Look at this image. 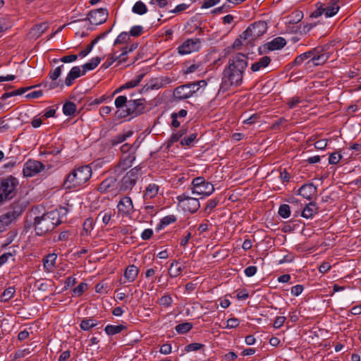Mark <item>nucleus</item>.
Here are the masks:
<instances>
[{
	"label": "nucleus",
	"instance_id": "obj_48",
	"mask_svg": "<svg viewBox=\"0 0 361 361\" xmlns=\"http://www.w3.org/2000/svg\"><path fill=\"white\" fill-rule=\"evenodd\" d=\"M343 156L338 152L331 153L329 157V164L331 165L337 164L342 159Z\"/></svg>",
	"mask_w": 361,
	"mask_h": 361
},
{
	"label": "nucleus",
	"instance_id": "obj_19",
	"mask_svg": "<svg viewBox=\"0 0 361 361\" xmlns=\"http://www.w3.org/2000/svg\"><path fill=\"white\" fill-rule=\"evenodd\" d=\"M135 160V154L133 152L126 155H122L117 165L116 171H123L131 167L133 163Z\"/></svg>",
	"mask_w": 361,
	"mask_h": 361
},
{
	"label": "nucleus",
	"instance_id": "obj_33",
	"mask_svg": "<svg viewBox=\"0 0 361 361\" xmlns=\"http://www.w3.org/2000/svg\"><path fill=\"white\" fill-rule=\"evenodd\" d=\"M127 327L125 325H111L108 324L104 328V331L108 336H114L121 333L123 330L126 329Z\"/></svg>",
	"mask_w": 361,
	"mask_h": 361
},
{
	"label": "nucleus",
	"instance_id": "obj_44",
	"mask_svg": "<svg viewBox=\"0 0 361 361\" xmlns=\"http://www.w3.org/2000/svg\"><path fill=\"white\" fill-rule=\"evenodd\" d=\"M197 138V133H191L188 136L184 137L180 140V145L185 147H190Z\"/></svg>",
	"mask_w": 361,
	"mask_h": 361
},
{
	"label": "nucleus",
	"instance_id": "obj_62",
	"mask_svg": "<svg viewBox=\"0 0 361 361\" xmlns=\"http://www.w3.org/2000/svg\"><path fill=\"white\" fill-rule=\"evenodd\" d=\"M257 271V268L255 266H249L246 267L244 270V273L246 276L252 277L253 276Z\"/></svg>",
	"mask_w": 361,
	"mask_h": 361
},
{
	"label": "nucleus",
	"instance_id": "obj_5",
	"mask_svg": "<svg viewBox=\"0 0 361 361\" xmlns=\"http://www.w3.org/2000/svg\"><path fill=\"white\" fill-rule=\"evenodd\" d=\"M18 185V180L13 176L0 178V207L16 195Z\"/></svg>",
	"mask_w": 361,
	"mask_h": 361
},
{
	"label": "nucleus",
	"instance_id": "obj_35",
	"mask_svg": "<svg viewBox=\"0 0 361 361\" xmlns=\"http://www.w3.org/2000/svg\"><path fill=\"white\" fill-rule=\"evenodd\" d=\"M178 264L179 262L177 260H173L171 262L169 269V274L171 278H176L181 274L183 269L180 266H178Z\"/></svg>",
	"mask_w": 361,
	"mask_h": 361
},
{
	"label": "nucleus",
	"instance_id": "obj_27",
	"mask_svg": "<svg viewBox=\"0 0 361 361\" xmlns=\"http://www.w3.org/2000/svg\"><path fill=\"white\" fill-rule=\"evenodd\" d=\"M116 183V178L113 176L108 177L100 183L97 188V190L100 193H106L115 186Z\"/></svg>",
	"mask_w": 361,
	"mask_h": 361
},
{
	"label": "nucleus",
	"instance_id": "obj_56",
	"mask_svg": "<svg viewBox=\"0 0 361 361\" xmlns=\"http://www.w3.org/2000/svg\"><path fill=\"white\" fill-rule=\"evenodd\" d=\"M142 31L143 27L141 25H134L130 28L129 34L133 37H139L142 35Z\"/></svg>",
	"mask_w": 361,
	"mask_h": 361
},
{
	"label": "nucleus",
	"instance_id": "obj_8",
	"mask_svg": "<svg viewBox=\"0 0 361 361\" xmlns=\"http://www.w3.org/2000/svg\"><path fill=\"white\" fill-rule=\"evenodd\" d=\"M309 54L310 60L306 61L305 66L307 68H312L323 65L329 59V54L325 51L324 47H317L307 51Z\"/></svg>",
	"mask_w": 361,
	"mask_h": 361
},
{
	"label": "nucleus",
	"instance_id": "obj_15",
	"mask_svg": "<svg viewBox=\"0 0 361 361\" xmlns=\"http://www.w3.org/2000/svg\"><path fill=\"white\" fill-rule=\"evenodd\" d=\"M109 12L106 8H98L90 11L87 19L92 25H101L105 23L108 18Z\"/></svg>",
	"mask_w": 361,
	"mask_h": 361
},
{
	"label": "nucleus",
	"instance_id": "obj_25",
	"mask_svg": "<svg viewBox=\"0 0 361 361\" xmlns=\"http://www.w3.org/2000/svg\"><path fill=\"white\" fill-rule=\"evenodd\" d=\"M139 273V269L134 264L129 265L125 272L124 278L125 281L121 280V283H126V282H133L137 277Z\"/></svg>",
	"mask_w": 361,
	"mask_h": 361
},
{
	"label": "nucleus",
	"instance_id": "obj_51",
	"mask_svg": "<svg viewBox=\"0 0 361 361\" xmlns=\"http://www.w3.org/2000/svg\"><path fill=\"white\" fill-rule=\"evenodd\" d=\"M129 33L126 32H122L120 33L114 42V45L116 46L119 44H123L127 42L129 39Z\"/></svg>",
	"mask_w": 361,
	"mask_h": 361
},
{
	"label": "nucleus",
	"instance_id": "obj_3",
	"mask_svg": "<svg viewBox=\"0 0 361 361\" xmlns=\"http://www.w3.org/2000/svg\"><path fill=\"white\" fill-rule=\"evenodd\" d=\"M92 169L90 165L77 166L66 174L63 182L66 190H76L83 187L91 178Z\"/></svg>",
	"mask_w": 361,
	"mask_h": 361
},
{
	"label": "nucleus",
	"instance_id": "obj_37",
	"mask_svg": "<svg viewBox=\"0 0 361 361\" xmlns=\"http://www.w3.org/2000/svg\"><path fill=\"white\" fill-rule=\"evenodd\" d=\"M176 220H177V218L175 215H173V214L167 215L161 219L160 223L157 226V229L159 230L161 228H163L169 226V224L176 222Z\"/></svg>",
	"mask_w": 361,
	"mask_h": 361
},
{
	"label": "nucleus",
	"instance_id": "obj_32",
	"mask_svg": "<svg viewBox=\"0 0 361 361\" xmlns=\"http://www.w3.org/2000/svg\"><path fill=\"white\" fill-rule=\"evenodd\" d=\"M126 60L127 59L122 58L121 54H119L118 56H116L115 54L109 55L107 59L102 65V68L104 69H106L109 68L116 61H118V63H122L126 62Z\"/></svg>",
	"mask_w": 361,
	"mask_h": 361
},
{
	"label": "nucleus",
	"instance_id": "obj_21",
	"mask_svg": "<svg viewBox=\"0 0 361 361\" xmlns=\"http://www.w3.org/2000/svg\"><path fill=\"white\" fill-rule=\"evenodd\" d=\"M191 90H189L187 85H182L176 87L173 92L175 100L180 101L191 97Z\"/></svg>",
	"mask_w": 361,
	"mask_h": 361
},
{
	"label": "nucleus",
	"instance_id": "obj_20",
	"mask_svg": "<svg viewBox=\"0 0 361 361\" xmlns=\"http://www.w3.org/2000/svg\"><path fill=\"white\" fill-rule=\"evenodd\" d=\"M145 75V73H140L135 78L132 79L131 80L127 82L124 85H123L120 86L119 87L116 88L114 91V92L112 94V97H114L116 94L120 93L123 90L131 89V88H133V87L137 86L140 84V82L142 81V80L143 79Z\"/></svg>",
	"mask_w": 361,
	"mask_h": 361
},
{
	"label": "nucleus",
	"instance_id": "obj_10",
	"mask_svg": "<svg viewBox=\"0 0 361 361\" xmlns=\"http://www.w3.org/2000/svg\"><path fill=\"white\" fill-rule=\"evenodd\" d=\"M24 209L19 204L14 205L11 211L0 216V233L4 232L17 217L21 215Z\"/></svg>",
	"mask_w": 361,
	"mask_h": 361
},
{
	"label": "nucleus",
	"instance_id": "obj_50",
	"mask_svg": "<svg viewBox=\"0 0 361 361\" xmlns=\"http://www.w3.org/2000/svg\"><path fill=\"white\" fill-rule=\"evenodd\" d=\"M87 288V284L86 283L82 282L79 283V285L75 287L73 290V296L79 297L82 295L85 290Z\"/></svg>",
	"mask_w": 361,
	"mask_h": 361
},
{
	"label": "nucleus",
	"instance_id": "obj_59",
	"mask_svg": "<svg viewBox=\"0 0 361 361\" xmlns=\"http://www.w3.org/2000/svg\"><path fill=\"white\" fill-rule=\"evenodd\" d=\"M78 57H80L79 54L78 55L71 54V55L64 56L61 57V59H59V60L61 62H63V63H71V62L75 61Z\"/></svg>",
	"mask_w": 361,
	"mask_h": 361
},
{
	"label": "nucleus",
	"instance_id": "obj_54",
	"mask_svg": "<svg viewBox=\"0 0 361 361\" xmlns=\"http://www.w3.org/2000/svg\"><path fill=\"white\" fill-rule=\"evenodd\" d=\"M111 216V212H100L97 215V219L101 218L102 223L106 226L109 224Z\"/></svg>",
	"mask_w": 361,
	"mask_h": 361
},
{
	"label": "nucleus",
	"instance_id": "obj_52",
	"mask_svg": "<svg viewBox=\"0 0 361 361\" xmlns=\"http://www.w3.org/2000/svg\"><path fill=\"white\" fill-rule=\"evenodd\" d=\"M173 303V299L170 295H163L159 301V304L165 307H171Z\"/></svg>",
	"mask_w": 361,
	"mask_h": 361
},
{
	"label": "nucleus",
	"instance_id": "obj_28",
	"mask_svg": "<svg viewBox=\"0 0 361 361\" xmlns=\"http://www.w3.org/2000/svg\"><path fill=\"white\" fill-rule=\"evenodd\" d=\"M133 134V130L123 131L115 136H114L109 141L111 146L115 147L126 141L128 138L130 137Z\"/></svg>",
	"mask_w": 361,
	"mask_h": 361
},
{
	"label": "nucleus",
	"instance_id": "obj_57",
	"mask_svg": "<svg viewBox=\"0 0 361 361\" xmlns=\"http://www.w3.org/2000/svg\"><path fill=\"white\" fill-rule=\"evenodd\" d=\"M303 290H304V286L302 285L298 284V285L293 286L291 288L290 293L292 295L297 297V296H299L302 293Z\"/></svg>",
	"mask_w": 361,
	"mask_h": 361
},
{
	"label": "nucleus",
	"instance_id": "obj_63",
	"mask_svg": "<svg viewBox=\"0 0 361 361\" xmlns=\"http://www.w3.org/2000/svg\"><path fill=\"white\" fill-rule=\"evenodd\" d=\"M286 319V317L283 316L276 317L274 322V324H273L274 327L275 329H279L280 327H281L283 325Z\"/></svg>",
	"mask_w": 361,
	"mask_h": 361
},
{
	"label": "nucleus",
	"instance_id": "obj_60",
	"mask_svg": "<svg viewBox=\"0 0 361 361\" xmlns=\"http://www.w3.org/2000/svg\"><path fill=\"white\" fill-rule=\"evenodd\" d=\"M137 47V44H132L130 47H125L122 49L121 56L122 58H125L128 53L133 51Z\"/></svg>",
	"mask_w": 361,
	"mask_h": 361
},
{
	"label": "nucleus",
	"instance_id": "obj_23",
	"mask_svg": "<svg viewBox=\"0 0 361 361\" xmlns=\"http://www.w3.org/2000/svg\"><path fill=\"white\" fill-rule=\"evenodd\" d=\"M286 44V39L282 37H277L271 41L266 43L264 47L269 51L279 50L283 48Z\"/></svg>",
	"mask_w": 361,
	"mask_h": 361
},
{
	"label": "nucleus",
	"instance_id": "obj_42",
	"mask_svg": "<svg viewBox=\"0 0 361 361\" xmlns=\"http://www.w3.org/2000/svg\"><path fill=\"white\" fill-rule=\"evenodd\" d=\"M16 290L14 287L10 286L8 288L5 289L4 292L1 295V301L6 302L11 299L14 294Z\"/></svg>",
	"mask_w": 361,
	"mask_h": 361
},
{
	"label": "nucleus",
	"instance_id": "obj_39",
	"mask_svg": "<svg viewBox=\"0 0 361 361\" xmlns=\"http://www.w3.org/2000/svg\"><path fill=\"white\" fill-rule=\"evenodd\" d=\"M192 324L190 322H184L175 326V330L178 334H183L189 332L192 329Z\"/></svg>",
	"mask_w": 361,
	"mask_h": 361
},
{
	"label": "nucleus",
	"instance_id": "obj_36",
	"mask_svg": "<svg viewBox=\"0 0 361 361\" xmlns=\"http://www.w3.org/2000/svg\"><path fill=\"white\" fill-rule=\"evenodd\" d=\"M102 59L99 56L92 58L89 62L85 63L82 66V68L85 73L87 71L94 70L101 62Z\"/></svg>",
	"mask_w": 361,
	"mask_h": 361
},
{
	"label": "nucleus",
	"instance_id": "obj_34",
	"mask_svg": "<svg viewBox=\"0 0 361 361\" xmlns=\"http://www.w3.org/2000/svg\"><path fill=\"white\" fill-rule=\"evenodd\" d=\"M97 324V322L92 317L84 318L80 324V327L83 331H88L96 326Z\"/></svg>",
	"mask_w": 361,
	"mask_h": 361
},
{
	"label": "nucleus",
	"instance_id": "obj_12",
	"mask_svg": "<svg viewBox=\"0 0 361 361\" xmlns=\"http://www.w3.org/2000/svg\"><path fill=\"white\" fill-rule=\"evenodd\" d=\"M171 82L172 80L169 77L152 78L142 87L140 92L141 94H143L147 93L150 90H159L160 88L166 87Z\"/></svg>",
	"mask_w": 361,
	"mask_h": 361
},
{
	"label": "nucleus",
	"instance_id": "obj_9",
	"mask_svg": "<svg viewBox=\"0 0 361 361\" xmlns=\"http://www.w3.org/2000/svg\"><path fill=\"white\" fill-rule=\"evenodd\" d=\"M191 191L193 195L209 196L214 191V187L204 177L198 176L192 180Z\"/></svg>",
	"mask_w": 361,
	"mask_h": 361
},
{
	"label": "nucleus",
	"instance_id": "obj_16",
	"mask_svg": "<svg viewBox=\"0 0 361 361\" xmlns=\"http://www.w3.org/2000/svg\"><path fill=\"white\" fill-rule=\"evenodd\" d=\"M118 210L123 216H129L134 212L132 199L125 196L120 200L117 205Z\"/></svg>",
	"mask_w": 361,
	"mask_h": 361
},
{
	"label": "nucleus",
	"instance_id": "obj_26",
	"mask_svg": "<svg viewBox=\"0 0 361 361\" xmlns=\"http://www.w3.org/2000/svg\"><path fill=\"white\" fill-rule=\"evenodd\" d=\"M57 255L55 253H50L46 255L43 259V267L46 272H51L56 267Z\"/></svg>",
	"mask_w": 361,
	"mask_h": 361
},
{
	"label": "nucleus",
	"instance_id": "obj_4",
	"mask_svg": "<svg viewBox=\"0 0 361 361\" xmlns=\"http://www.w3.org/2000/svg\"><path fill=\"white\" fill-rule=\"evenodd\" d=\"M60 212L52 210L35 218L34 227L35 233L39 236L44 235L51 231L56 226L62 223Z\"/></svg>",
	"mask_w": 361,
	"mask_h": 361
},
{
	"label": "nucleus",
	"instance_id": "obj_61",
	"mask_svg": "<svg viewBox=\"0 0 361 361\" xmlns=\"http://www.w3.org/2000/svg\"><path fill=\"white\" fill-rule=\"evenodd\" d=\"M249 297V292L246 288L237 290L236 298L238 300H246Z\"/></svg>",
	"mask_w": 361,
	"mask_h": 361
},
{
	"label": "nucleus",
	"instance_id": "obj_41",
	"mask_svg": "<svg viewBox=\"0 0 361 361\" xmlns=\"http://www.w3.org/2000/svg\"><path fill=\"white\" fill-rule=\"evenodd\" d=\"M93 228V219L92 218L86 219L82 224V235H89L90 231Z\"/></svg>",
	"mask_w": 361,
	"mask_h": 361
},
{
	"label": "nucleus",
	"instance_id": "obj_47",
	"mask_svg": "<svg viewBox=\"0 0 361 361\" xmlns=\"http://www.w3.org/2000/svg\"><path fill=\"white\" fill-rule=\"evenodd\" d=\"M63 65H61L56 67L55 69H52L49 73V78L51 80H56L61 74Z\"/></svg>",
	"mask_w": 361,
	"mask_h": 361
},
{
	"label": "nucleus",
	"instance_id": "obj_29",
	"mask_svg": "<svg viewBox=\"0 0 361 361\" xmlns=\"http://www.w3.org/2000/svg\"><path fill=\"white\" fill-rule=\"evenodd\" d=\"M159 190V186L156 183H149L145 188L143 194L144 200L154 198Z\"/></svg>",
	"mask_w": 361,
	"mask_h": 361
},
{
	"label": "nucleus",
	"instance_id": "obj_2",
	"mask_svg": "<svg viewBox=\"0 0 361 361\" xmlns=\"http://www.w3.org/2000/svg\"><path fill=\"white\" fill-rule=\"evenodd\" d=\"M133 94L118 96L114 101L117 111L115 113L118 118L128 121L136 118L146 111V100L145 99H133Z\"/></svg>",
	"mask_w": 361,
	"mask_h": 361
},
{
	"label": "nucleus",
	"instance_id": "obj_43",
	"mask_svg": "<svg viewBox=\"0 0 361 361\" xmlns=\"http://www.w3.org/2000/svg\"><path fill=\"white\" fill-rule=\"evenodd\" d=\"M278 214L283 219L288 218L290 216V207L286 204H281L279 208Z\"/></svg>",
	"mask_w": 361,
	"mask_h": 361
},
{
	"label": "nucleus",
	"instance_id": "obj_55",
	"mask_svg": "<svg viewBox=\"0 0 361 361\" xmlns=\"http://www.w3.org/2000/svg\"><path fill=\"white\" fill-rule=\"evenodd\" d=\"M9 259H11L13 262L15 261L13 255L11 252H5L0 256V267L5 264Z\"/></svg>",
	"mask_w": 361,
	"mask_h": 361
},
{
	"label": "nucleus",
	"instance_id": "obj_53",
	"mask_svg": "<svg viewBox=\"0 0 361 361\" xmlns=\"http://www.w3.org/2000/svg\"><path fill=\"white\" fill-rule=\"evenodd\" d=\"M303 18V13L300 11H295L290 16V23H299Z\"/></svg>",
	"mask_w": 361,
	"mask_h": 361
},
{
	"label": "nucleus",
	"instance_id": "obj_22",
	"mask_svg": "<svg viewBox=\"0 0 361 361\" xmlns=\"http://www.w3.org/2000/svg\"><path fill=\"white\" fill-rule=\"evenodd\" d=\"M84 75H85V72H84V70L82 68L81 70L79 66H74L71 69V71L68 73L65 79L64 83L66 86L70 87L73 85V81L75 79Z\"/></svg>",
	"mask_w": 361,
	"mask_h": 361
},
{
	"label": "nucleus",
	"instance_id": "obj_6",
	"mask_svg": "<svg viewBox=\"0 0 361 361\" xmlns=\"http://www.w3.org/2000/svg\"><path fill=\"white\" fill-rule=\"evenodd\" d=\"M141 170L142 167L139 165L128 171L118 183L119 191L123 192L130 191L141 176Z\"/></svg>",
	"mask_w": 361,
	"mask_h": 361
},
{
	"label": "nucleus",
	"instance_id": "obj_49",
	"mask_svg": "<svg viewBox=\"0 0 361 361\" xmlns=\"http://www.w3.org/2000/svg\"><path fill=\"white\" fill-rule=\"evenodd\" d=\"M204 348V345L199 343H192L186 345L184 348V350L187 353L191 351H197Z\"/></svg>",
	"mask_w": 361,
	"mask_h": 361
},
{
	"label": "nucleus",
	"instance_id": "obj_46",
	"mask_svg": "<svg viewBox=\"0 0 361 361\" xmlns=\"http://www.w3.org/2000/svg\"><path fill=\"white\" fill-rule=\"evenodd\" d=\"M220 199L219 197H214L207 201V205L204 208L205 212L209 214L218 205Z\"/></svg>",
	"mask_w": 361,
	"mask_h": 361
},
{
	"label": "nucleus",
	"instance_id": "obj_13",
	"mask_svg": "<svg viewBox=\"0 0 361 361\" xmlns=\"http://www.w3.org/2000/svg\"><path fill=\"white\" fill-rule=\"evenodd\" d=\"M201 47V41L199 38H190L184 41L178 48V53L186 55L197 51Z\"/></svg>",
	"mask_w": 361,
	"mask_h": 361
},
{
	"label": "nucleus",
	"instance_id": "obj_7",
	"mask_svg": "<svg viewBox=\"0 0 361 361\" xmlns=\"http://www.w3.org/2000/svg\"><path fill=\"white\" fill-rule=\"evenodd\" d=\"M267 30V24L264 21H257L251 24L244 32L243 38L247 44L252 43L263 35Z\"/></svg>",
	"mask_w": 361,
	"mask_h": 361
},
{
	"label": "nucleus",
	"instance_id": "obj_17",
	"mask_svg": "<svg viewBox=\"0 0 361 361\" xmlns=\"http://www.w3.org/2000/svg\"><path fill=\"white\" fill-rule=\"evenodd\" d=\"M317 188L313 183H305L298 190L297 194L303 198L311 200L313 196L316 195Z\"/></svg>",
	"mask_w": 361,
	"mask_h": 361
},
{
	"label": "nucleus",
	"instance_id": "obj_30",
	"mask_svg": "<svg viewBox=\"0 0 361 361\" xmlns=\"http://www.w3.org/2000/svg\"><path fill=\"white\" fill-rule=\"evenodd\" d=\"M111 30V28L106 32L102 33L101 35H99V36L97 37L95 39H94L90 42V44L87 45V47H85V49L80 51V53L78 54L79 56L81 58H83V57L86 56L88 54H90L91 52V51L92 50L94 46L99 42V40L101 38L104 37Z\"/></svg>",
	"mask_w": 361,
	"mask_h": 361
},
{
	"label": "nucleus",
	"instance_id": "obj_31",
	"mask_svg": "<svg viewBox=\"0 0 361 361\" xmlns=\"http://www.w3.org/2000/svg\"><path fill=\"white\" fill-rule=\"evenodd\" d=\"M271 62L269 56H264L259 59L257 62L254 63L251 66V70L252 72L259 71L261 68L267 67Z\"/></svg>",
	"mask_w": 361,
	"mask_h": 361
},
{
	"label": "nucleus",
	"instance_id": "obj_64",
	"mask_svg": "<svg viewBox=\"0 0 361 361\" xmlns=\"http://www.w3.org/2000/svg\"><path fill=\"white\" fill-rule=\"evenodd\" d=\"M153 230L151 228L145 229L141 233V238L144 240H149L153 235Z\"/></svg>",
	"mask_w": 361,
	"mask_h": 361
},
{
	"label": "nucleus",
	"instance_id": "obj_1",
	"mask_svg": "<svg viewBox=\"0 0 361 361\" xmlns=\"http://www.w3.org/2000/svg\"><path fill=\"white\" fill-rule=\"evenodd\" d=\"M247 66V57L242 53H238L230 58L222 73L221 89L226 91L231 87L241 85Z\"/></svg>",
	"mask_w": 361,
	"mask_h": 361
},
{
	"label": "nucleus",
	"instance_id": "obj_24",
	"mask_svg": "<svg viewBox=\"0 0 361 361\" xmlns=\"http://www.w3.org/2000/svg\"><path fill=\"white\" fill-rule=\"evenodd\" d=\"M319 207L315 202L307 204L301 212V216L305 219H312L318 212Z\"/></svg>",
	"mask_w": 361,
	"mask_h": 361
},
{
	"label": "nucleus",
	"instance_id": "obj_58",
	"mask_svg": "<svg viewBox=\"0 0 361 361\" xmlns=\"http://www.w3.org/2000/svg\"><path fill=\"white\" fill-rule=\"evenodd\" d=\"M226 326L225 328L226 329H234L239 326L240 321L238 319L235 317H233L231 319H228L226 322Z\"/></svg>",
	"mask_w": 361,
	"mask_h": 361
},
{
	"label": "nucleus",
	"instance_id": "obj_11",
	"mask_svg": "<svg viewBox=\"0 0 361 361\" xmlns=\"http://www.w3.org/2000/svg\"><path fill=\"white\" fill-rule=\"evenodd\" d=\"M176 200L185 211L192 214L195 213L200 207L198 199L190 197L187 192L178 195Z\"/></svg>",
	"mask_w": 361,
	"mask_h": 361
},
{
	"label": "nucleus",
	"instance_id": "obj_40",
	"mask_svg": "<svg viewBox=\"0 0 361 361\" xmlns=\"http://www.w3.org/2000/svg\"><path fill=\"white\" fill-rule=\"evenodd\" d=\"M76 111V105L72 102H66L63 106V112L66 116H72Z\"/></svg>",
	"mask_w": 361,
	"mask_h": 361
},
{
	"label": "nucleus",
	"instance_id": "obj_14",
	"mask_svg": "<svg viewBox=\"0 0 361 361\" xmlns=\"http://www.w3.org/2000/svg\"><path fill=\"white\" fill-rule=\"evenodd\" d=\"M45 166L39 161L29 159L23 166V173L25 177H32L43 171Z\"/></svg>",
	"mask_w": 361,
	"mask_h": 361
},
{
	"label": "nucleus",
	"instance_id": "obj_38",
	"mask_svg": "<svg viewBox=\"0 0 361 361\" xmlns=\"http://www.w3.org/2000/svg\"><path fill=\"white\" fill-rule=\"evenodd\" d=\"M132 11L135 14L142 16L147 12V8L142 1H137L133 5Z\"/></svg>",
	"mask_w": 361,
	"mask_h": 361
},
{
	"label": "nucleus",
	"instance_id": "obj_45",
	"mask_svg": "<svg viewBox=\"0 0 361 361\" xmlns=\"http://www.w3.org/2000/svg\"><path fill=\"white\" fill-rule=\"evenodd\" d=\"M308 56H309V54H307V51L298 55V56H296V58L292 62V65L293 66H300L305 61H307L308 60H310V58Z\"/></svg>",
	"mask_w": 361,
	"mask_h": 361
},
{
	"label": "nucleus",
	"instance_id": "obj_18",
	"mask_svg": "<svg viewBox=\"0 0 361 361\" xmlns=\"http://www.w3.org/2000/svg\"><path fill=\"white\" fill-rule=\"evenodd\" d=\"M338 1L339 0H330L326 4H322V8L324 9L323 13L326 18L333 17L338 12L340 9Z\"/></svg>",
	"mask_w": 361,
	"mask_h": 361
}]
</instances>
